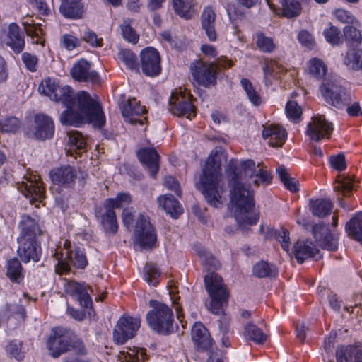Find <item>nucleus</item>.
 <instances>
[{
	"label": "nucleus",
	"mask_w": 362,
	"mask_h": 362,
	"mask_svg": "<svg viewBox=\"0 0 362 362\" xmlns=\"http://www.w3.org/2000/svg\"><path fill=\"white\" fill-rule=\"evenodd\" d=\"M306 70L313 77L320 80L325 76L327 68L322 59L313 57L307 62Z\"/></svg>",
	"instance_id": "obj_33"
},
{
	"label": "nucleus",
	"mask_w": 362,
	"mask_h": 362,
	"mask_svg": "<svg viewBox=\"0 0 362 362\" xmlns=\"http://www.w3.org/2000/svg\"><path fill=\"white\" fill-rule=\"evenodd\" d=\"M192 74L199 84L209 87L216 82L217 67L212 62L197 61L192 66Z\"/></svg>",
	"instance_id": "obj_15"
},
{
	"label": "nucleus",
	"mask_w": 362,
	"mask_h": 362,
	"mask_svg": "<svg viewBox=\"0 0 362 362\" xmlns=\"http://www.w3.org/2000/svg\"><path fill=\"white\" fill-rule=\"evenodd\" d=\"M144 279L148 284L153 286L159 284L160 272L156 265L152 263H148L144 268Z\"/></svg>",
	"instance_id": "obj_44"
},
{
	"label": "nucleus",
	"mask_w": 362,
	"mask_h": 362,
	"mask_svg": "<svg viewBox=\"0 0 362 362\" xmlns=\"http://www.w3.org/2000/svg\"><path fill=\"white\" fill-rule=\"evenodd\" d=\"M298 42L302 46L312 49L315 45V41L310 33L305 30H302L298 35Z\"/></svg>",
	"instance_id": "obj_58"
},
{
	"label": "nucleus",
	"mask_w": 362,
	"mask_h": 362,
	"mask_svg": "<svg viewBox=\"0 0 362 362\" xmlns=\"http://www.w3.org/2000/svg\"><path fill=\"white\" fill-rule=\"evenodd\" d=\"M28 20L29 19L28 18L27 21L23 20L22 22L27 35L33 39V43L41 44L42 36L44 34L42 25H35L33 23V20H31L30 22Z\"/></svg>",
	"instance_id": "obj_37"
},
{
	"label": "nucleus",
	"mask_w": 362,
	"mask_h": 362,
	"mask_svg": "<svg viewBox=\"0 0 362 362\" xmlns=\"http://www.w3.org/2000/svg\"><path fill=\"white\" fill-rule=\"evenodd\" d=\"M226 174L231 187L230 202L236 208L235 217L237 222L240 227L255 225L259 217L252 211L254 199L251 186L258 187L269 185L272 180L270 172L259 165L256 167L251 159L240 163L237 160H230Z\"/></svg>",
	"instance_id": "obj_1"
},
{
	"label": "nucleus",
	"mask_w": 362,
	"mask_h": 362,
	"mask_svg": "<svg viewBox=\"0 0 362 362\" xmlns=\"http://www.w3.org/2000/svg\"><path fill=\"white\" fill-rule=\"evenodd\" d=\"M60 13L68 18H81L83 13L81 0H61Z\"/></svg>",
	"instance_id": "obj_31"
},
{
	"label": "nucleus",
	"mask_w": 362,
	"mask_h": 362,
	"mask_svg": "<svg viewBox=\"0 0 362 362\" xmlns=\"http://www.w3.org/2000/svg\"><path fill=\"white\" fill-rule=\"evenodd\" d=\"M323 35L326 40L332 45L341 43V31L337 27L330 25L329 28L324 30Z\"/></svg>",
	"instance_id": "obj_52"
},
{
	"label": "nucleus",
	"mask_w": 362,
	"mask_h": 362,
	"mask_svg": "<svg viewBox=\"0 0 362 362\" xmlns=\"http://www.w3.org/2000/svg\"><path fill=\"white\" fill-rule=\"evenodd\" d=\"M170 111L178 117H185L192 119L195 117V107L191 102L190 96L182 93L173 92L169 100Z\"/></svg>",
	"instance_id": "obj_14"
},
{
	"label": "nucleus",
	"mask_w": 362,
	"mask_h": 362,
	"mask_svg": "<svg viewBox=\"0 0 362 362\" xmlns=\"http://www.w3.org/2000/svg\"><path fill=\"white\" fill-rule=\"evenodd\" d=\"M276 173L281 181L287 189L292 192H295L298 190V182L294 178L289 176L284 166H279L277 168Z\"/></svg>",
	"instance_id": "obj_47"
},
{
	"label": "nucleus",
	"mask_w": 362,
	"mask_h": 362,
	"mask_svg": "<svg viewBox=\"0 0 362 362\" xmlns=\"http://www.w3.org/2000/svg\"><path fill=\"white\" fill-rule=\"evenodd\" d=\"M253 274L260 278L275 275L276 270L273 265L262 261L255 264L253 267Z\"/></svg>",
	"instance_id": "obj_49"
},
{
	"label": "nucleus",
	"mask_w": 362,
	"mask_h": 362,
	"mask_svg": "<svg viewBox=\"0 0 362 362\" xmlns=\"http://www.w3.org/2000/svg\"><path fill=\"white\" fill-rule=\"evenodd\" d=\"M137 127H141L140 131L145 132L148 126V110L145 106H141L137 103Z\"/></svg>",
	"instance_id": "obj_55"
},
{
	"label": "nucleus",
	"mask_w": 362,
	"mask_h": 362,
	"mask_svg": "<svg viewBox=\"0 0 362 362\" xmlns=\"http://www.w3.org/2000/svg\"><path fill=\"white\" fill-rule=\"evenodd\" d=\"M282 70L281 66L276 61H267L263 66L264 81L266 86L272 83V78L276 77L277 74Z\"/></svg>",
	"instance_id": "obj_39"
},
{
	"label": "nucleus",
	"mask_w": 362,
	"mask_h": 362,
	"mask_svg": "<svg viewBox=\"0 0 362 362\" xmlns=\"http://www.w3.org/2000/svg\"><path fill=\"white\" fill-rule=\"evenodd\" d=\"M192 338L198 349H207L211 346V339L206 327L201 322H195L192 329Z\"/></svg>",
	"instance_id": "obj_29"
},
{
	"label": "nucleus",
	"mask_w": 362,
	"mask_h": 362,
	"mask_svg": "<svg viewBox=\"0 0 362 362\" xmlns=\"http://www.w3.org/2000/svg\"><path fill=\"white\" fill-rule=\"evenodd\" d=\"M240 84L250 103L255 106H259L262 103V98L250 81L247 78H242Z\"/></svg>",
	"instance_id": "obj_42"
},
{
	"label": "nucleus",
	"mask_w": 362,
	"mask_h": 362,
	"mask_svg": "<svg viewBox=\"0 0 362 362\" xmlns=\"http://www.w3.org/2000/svg\"><path fill=\"white\" fill-rule=\"evenodd\" d=\"M136 322L134 318L122 316L114 329L113 340L117 344H124L134 336Z\"/></svg>",
	"instance_id": "obj_18"
},
{
	"label": "nucleus",
	"mask_w": 362,
	"mask_h": 362,
	"mask_svg": "<svg viewBox=\"0 0 362 362\" xmlns=\"http://www.w3.org/2000/svg\"><path fill=\"white\" fill-rule=\"evenodd\" d=\"M320 91L327 103L339 109L344 107L350 100L349 95L335 81H325L320 87Z\"/></svg>",
	"instance_id": "obj_11"
},
{
	"label": "nucleus",
	"mask_w": 362,
	"mask_h": 362,
	"mask_svg": "<svg viewBox=\"0 0 362 362\" xmlns=\"http://www.w3.org/2000/svg\"><path fill=\"white\" fill-rule=\"evenodd\" d=\"M286 114L287 117L295 122L300 120L302 115V109L298 104L293 100H290L286 105Z\"/></svg>",
	"instance_id": "obj_51"
},
{
	"label": "nucleus",
	"mask_w": 362,
	"mask_h": 362,
	"mask_svg": "<svg viewBox=\"0 0 362 362\" xmlns=\"http://www.w3.org/2000/svg\"><path fill=\"white\" fill-rule=\"evenodd\" d=\"M137 156L151 175L155 177L159 169V155L157 151L153 148H146L137 153Z\"/></svg>",
	"instance_id": "obj_25"
},
{
	"label": "nucleus",
	"mask_w": 362,
	"mask_h": 362,
	"mask_svg": "<svg viewBox=\"0 0 362 362\" xmlns=\"http://www.w3.org/2000/svg\"><path fill=\"white\" fill-rule=\"evenodd\" d=\"M281 4L282 15L287 18L298 16L301 13V4L298 0H277Z\"/></svg>",
	"instance_id": "obj_34"
},
{
	"label": "nucleus",
	"mask_w": 362,
	"mask_h": 362,
	"mask_svg": "<svg viewBox=\"0 0 362 362\" xmlns=\"http://www.w3.org/2000/svg\"><path fill=\"white\" fill-rule=\"evenodd\" d=\"M198 188L202 191L205 199L211 206L218 207L222 204L223 180L221 174V154L217 150L212 151L209 156Z\"/></svg>",
	"instance_id": "obj_3"
},
{
	"label": "nucleus",
	"mask_w": 362,
	"mask_h": 362,
	"mask_svg": "<svg viewBox=\"0 0 362 362\" xmlns=\"http://www.w3.org/2000/svg\"><path fill=\"white\" fill-rule=\"evenodd\" d=\"M310 210L313 214L318 217H325L330 214L333 205L332 202L325 199H319L311 201L310 204Z\"/></svg>",
	"instance_id": "obj_35"
},
{
	"label": "nucleus",
	"mask_w": 362,
	"mask_h": 362,
	"mask_svg": "<svg viewBox=\"0 0 362 362\" xmlns=\"http://www.w3.org/2000/svg\"><path fill=\"white\" fill-rule=\"evenodd\" d=\"M362 60V50L349 49L344 57V64L354 70H360V63Z\"/></svg>",
	"instance_id": "obj_45"
},
{
	"label": "nucleus",
	"mask_w": 362,
	"mask_h": 362,
	"mask_svg": "<svg viewBox=\"0 0 362 362\" xmlns=\"http://www.w3.org/2000/svg\"><path fill=\"white\" fill-rule=\"evenodd\" d=\"M333 131L332 123L329 122L325 116L316 115L312 117L307 125L306 134L315 141L329 139Z\"/></svg>",
	"instance_id": "obj_17"
},
{
	"label": "nucleus",
	"mask_w": 362,
	"mask_h": 362,
	"mask_svg": "<svg viewBox=\"0 0 362 362\" xmlns=\"http://www.w3.org/2000/svg\"><path fill=\"white\" fill-rule=\"evenodd\" d=\"M340 190L344 195H346L354 188L353 180L349 177H343L339 180L337 185L335 187Z\"/></svg>",
	"instance_id": "obj_62"
},
{
	"label": "nucleus",
	"mask_w": 362,
	"mask_h": 362,
	"mask_svg": "<svg viewBox=\"0 0 362 362\" xmlns=\"http://www.w3.org/2000/svg\"><path fill=\"white\" fill-rule=\"evenodd\" d=\"M22 344L19 341H12L6 346L7 353L16 360L20 361L23 358V353L21 351Z\"/></svg>",
	"instance_id": "obj_61"
},
{
	"label": "nucleus",
	"mask_w": 362,
	"mask_h": 362,
	"mask_svg": "<svg viewBox=\"0 0 362 362\" xmlns=\"http://www.w3.org/2000/svg\"><path fill=\"white\" fill-rule=\"evenodd\" d=\"M6 276L15 282H18L23 279V268L18 259L13 258L7 262Z\"/></svg>",
	"instance_id": "obj_38"
},
{
	"label": "nucleus",
	"mask_w": 362,
	"mask_h": 362,
	"mask_svg": "<svg viewBox=\"0 0 362 362\" xmlns=\"http://www.w3.org/2000/svg\"><path fill=\"white\" fill-rule=\"evenodd\" d=\"M158 202L167 214H169L173 218H177L182 214L183 209L180 203L175 199L172 194L160 196Z\"/></svg>",
	"instance_id": "obj_30"
},
{
	"label": "nucleus",
	"mask_w": 362,
	"mask_h": 362,
	"mask_svg": "<svg viewBox=\"0 0 362 362\" xmlns=\"http://www.w3.org/2000/svg\"><path fill=\"white\" fill-rule=\"evenodd\" d=\"M47 347L49 355L53 358H58L73 349L75 354L69 356L64 362H88L86 357V349L82 341L63 328L56 327L52 329L47 341Z\"/></svg>",
	"instance_id": "obj_4"
},
{
	"label": "nucleus",
	"mask_w": 362,
	"mask_h": 362,
	"mask_svg": "<svg viewBox=\"0 0 362 362\" xmlns=\"http://www.w3.org/2000/svg\"><path fill=\"white\" fill-rule=\"evenodd\" d=\"M345 40L352 46H358L362 40V35L359 30L353 26H345L344 28Z\"/></svg>",
	"instance_id": "obj_50"
},
{
	"label": "nucleus",
	"mask_w": 362,
	"mask_h": 362,
	"mask_svg": "<svg viewBox=\"0 0 362 362\" xmlns=\"http://www.w3.org/2000/svg\"><path fill=\"white\" fill-rule=\"evenodd\" d=\"M216 13L211 6L204 8L202 16V27L205 31L209 40L215 42L217 39V34L215 29Z\"/></svg>",
	"instance_id": "obj_28"
},
{
	"label": "nucleus",
	"mask_w": 362,
	"mask_h": 362,
	"mask_svg": "<svg viewBox=\"0 0 362 362\" xmlns=\"http://www.w3.org/2000/svg\"><path fill=\"white\" fill-rule=\"evenodd\" d=\"M336 358L337 362H362V346L338 347Z\"/></svg>",
	"instance_id": "obj_27"
},
{
	"label": "nucleus",
	"mask_w": 362,
	"mask_h": 362,
	"mask_svg": "<svg viewBox=\"0 0 362 362\" xmlns=\"http://www.w3.org/2000/svg\"><path fill=\"white\" fill-rule=\"evenodd\" d=\"M68 145L70 151H83L86 148V143L84 136L77 131L68 133Z\"/></svg>",
	"instance_id": "obj_46"
},
{
	"label": "nucleus",
	"mask_w": 362,
	"mask_h": 362,
	"mask_svg": "<svg viewBox=\"0 0 362 362\" xmlns=\"http://www.w3.org/2000/svg\"><path fill=\"white\" fill-rule=\"evenodd\" d=\"M119 57L128 69L132 70L136 69L135 55L132 51L126 49H122L119 52Z\"/></svg>",
	"instance_id": "obj_56"
},
{
	"label": "nucleus",
	"mask_w": 362,
	"mask_h": 362,
	"mask_svg": "<svg viewBox=\"0 0 362 362\" xmlns=\"http://www.w3.org/2000/svg\"><path fill=\"white\" fill-rule=\"evenodd\" d=\"M243 335L247 340L256 344H263L267 340V334L257 325L249 323L245 326Z\"/></svg>",
	"instance_id": "obj_36"
},
{
	"label": "nucleus",
	"mask_w": 362,
	"mask_h": 362,
	"mask_svg": "<svg viewBox=\"0 0 362 362\" xmlns=\"http://www.w3.org/2000/svg\"><path fill=\"white\" fill-rule=\"evenodd\" d=\"M73 78L78 81L98 82L100 80L98 74L91 69V63L84 59L76 62L71 69Z\"/></svg>",
	"instance_id": "obj_21"
},
{
	"label": "nucleus",
	"mask_w": 362,
	"mask_h": 362,
	"mask_svg": "<svg viewBox=\"0 0 362 362\" xmlns=\"http://www.w3.org/2000/svg\"><path fill=\"white\" fill-rule=\"evenodd\" d=\"M349 236L362 244V211L354 216L346 226Z\"/></svg>",
	"instance_id": "obj_32"
},
{
	"label": "nucleus",
	"mask_w": 362,
	"mask_h": 362,
	"mask_svg": "<svg viewBox=\"0 0 362 362\" xmlns=\"http://www.w3.org/2000/svg\"><path fill=\"white\" fill-rule=\"evenodd\" d=\"M0 42L3 45L10 47L13 52L20 53L24 48L25 40L19 26L15 23L1 25L0 26Z\"/></svg>",
	"instance_id": "obj_13"
},
{
	"label": "nucleus",
	"mask_w": 362,
	"mask_h": 362,
	"mask_svg": "<svg viewBox=\"0 0 362 362\" xmlns=\"http://www.w3.org/2000/svg\"><path fill=\"white\" fill-rule=\"evenodd\" d=\"M63 250L55 249L52 257L56 261L54 269L58 274H67L71 270V265L77 269H84L88 264V260L84 251L80 247L71 248V243L66 240Z\"/></svg>",
	"instance_id": "obj_6"
},
{
	"label": "nucleus",
	"mask_w": 362,
	"mask_h": 362,
	"mask_svg": "<svg viewBox=\"0 0 362 362\" xmlns=\"http://www.w3.org/2000/svg\"><path fill=\"white\" fill-rule=\"evenodd\" d=\"M134 102V98L132 101L131 99H128L123 105L120 106L123 117L126 122L131 124H134L136 121Z\"/></svg>",
	"instance_id": "obj_53"
},
{
	"label": "nucleus",
	"mask_w": 362,
	"mask_h": 362,
	"mask_svg": "<svg viewBox=\"0 0 362 362\" xmlns=\"http://www.w3.org/2000/svg\"><path fill=\"white\" fill-rule=\"evenodd\" d=\"M141 66L148 76H158L161 73L160 56L157 49L148 47L140 52Z\"/></svg>",
	"instance_id": "obj_16"
},
{
	"label": "nucleus",
	"mask_w": 362,
	"mask_h": 362,
	"mask_svg": "<svg viewBox=\"0 0 362 362\" xmlns=\"http://www.w3.org/2000/svg\"><path fill=\"white\" fill-rule=\"evenodd\" d=\"M20 227L21 233L18 238L19 257L25 263L30 260L38 262L41 249L35 241V237L40 231L37 224L34 219L25 216L20 222Z\"/></svg>",
	"instance_id": "obj_5"
},
{
	"label": "nucleus",
	"mask_w": 362,
	"mask_h": 362,
	"mask_svg": "<svg viewBox=\"0 0 362 362\" xmlns=\"http://www.w3.org/2000/svg\"><path fill=\"white\" fill-rule=\"evenodd\" d=\"M313 233L316 242L322 248L329 251H336L338 248L339 238L330 233L328 227L324 225H315L313 227Z\"/></svg>",
	"instance_id": "obj_20"
},
{
	"label": "nucleus",
	"mask_w": 362,
	"mask_h": 362,
	"mask_svg": "<svg viewBox=\"0 0 362 362\" xmlns=\"http://www.w3.org/2000/svg\"><path fill=\"white\" fill-rule=\"evenodd\" d=\"M134 221V211L133 208L124 209L122 212V221L124 226L130 231H136Z\"/></svg>",
	"instance_id": "obj_57"
},
{
	"label": "nucleus",
	"mask_w": 362,
	"mask_h": 362,
	"mask_svg": "<svg viewBox=\"0 0 362 362\" xmlns=\"http://www.w3.org/2000/svg\"><path fill=\"white\" fill-rule=\"evenodd\" d=\"M105 201H112L110 205L115 209V208H122L129 205L132 199L129 193L120 192L117 194L115 198H109Z\"/></svg>",
	"instance_id": "obj_54"
},
{
	"label": "nucleus",
	"mask_w": 362,
	"mask_h": 362,
	"mask_svg": "<svg viewBox=\"0 0 362 362\" xmlns=\"http://www.w3.org/2000/svg\"><path fill=\"white\" fill-rule=\"evenodd\" d=\"M54 132V122L51 117L45 115H37L33 129L34 136L40 140L50 138Z\"/></svg>",
	"instance_id": "obj_22"
},
{
	"label": "nucleus",
	"mask_w": 362,
	"mask_h": 362,
	"mask_svg": "<svg viewBox=\"0 0 362 362\" xmlns=\"http://www.w3.org/2000/svg\"><path fill=\"white\" fill-rule=\"evenodd\" d=\"M262 136L267 140L269 146L279 147L284 144L286 139V132L282 127L271 124L264 127Z\"/></svg>",
	"instance_id": "obj_24"
},
{
	"label": "nucleus",
	"mask_w": 362,
	"mask_h": 362,
	"mask_svg": "<svg viewBox=\"0 0 362 362\" xmlns=\"http://www.w3.org/2000/svg\"><path fill=\"white\" fill-rule=\"evenodd\" d=\"M293 254L300 264L304 262L308 258L317 259L320 257L319 250L310 241L298 240L293 246Z\"/></svg>",
	"instance_id": "obj_23"
},
{
	"label": "nucleus",
	"mask_w": 362,
	"mask_h": 362,
	"mask_svg": "<svg viewBox=\"0 0 362 362\" xmlns=\"http://www.w3.org/2000/svg\"><path fill=\"white\" fill-rule=\"evenodd\" d=\"M64 292L66 295L79 302L80 305L87 310L88 315H94L92 310V299L90 296L92 290L85 283L69 281L64 284Z\"/></svg>",
	"instance_id": "obj_12"
},
{
	"label": "nucleus",
	"mask_w": 362,
	"mask_h": 362,
	"mask_svg": "<svg viewBox=\"0 0 362 362\" xmlns=\"http://www.w3.org/2000/svg\"><path fill=\"white\" fill-rule=\"evenodd\" d=\"M204 283L211 299L208 305V309L214 314L222 313L223 304L228 298L222 278L216 273H210L205 276Z\"/></svg>",
	"instance_id": "obj_8"
},
{
	"label": "nucleus",
	"mask_w": 362,
	"mask_h": 362,
	"mask_svg": "<svg viewBox=\"0 0 362 362\" xmlns=\"http://www.w3.org/2000/svg\"><path fill=\"white\" fill-rule=\"evenodd\" d=\"M256 45L260 51L265 53H271L276 49L273 39L262 32L256 33Z\"/></svg>",
	"instance_id": "obj_43"
},
{
	"label": "nucleus",
	"mask_w": 362,
	"mask_h": 362,
	"mask_svg": "<svg viewBox=\"0 0 362 362\" xmlns=\"http://www.w3.org/2000/svg\"><path fill=\"white\" fill-rule=\"evenodd\" d=\"M76 177V170L69 165L61 167L51 173V178L54 183L66 187L71 186Z\"/></svg>",
	"instance_id": "obj_26"
},
{
	"label": "nucleus",
	"mask_w": 362,
	"mask_h": 362,
	"mask_svg": "<svg viewBox=\"0 0 362 362\" xmlns=\"http://www.w3.org/2000/svg\"><path fill=\"white\" fill-rule=\"evenodd\" d=\"M175 13L182 18L189 19L194 0H172Z\"/></svg>",
	"instance_id": "obj_41"
},
{
	"label": "nucleus",
	"mask_w": 362,
	"mask_h": 362,
	"mask_svg": "<svg viewBox=\"0 0 362 362\" xmlns=\"http://www.w3.org/2000/svg\"><path fill=\"white\" fill-rule=\"evenodd\" d=\"M111 202L105 201L103 206L96 211V216L106 233L115 234L118 230V223L114 209L110 205Z\"/></svg>",
	"instance_id": "obj_19"
},
{
	"label": "nucleus",
	"mask_w": 362,
	"mask_h": 362,
	"mask_svg": "<svg viewBox=\"0 0 362 362\" xmlns=\"http://www.w3.org/2000/svg\"><path fill=\"white\" fill-rule=\"evenodd\" d=\"M152 310L146 315V320L150 327L155 332L169 334L173 330V313L167 305L156 300H151Z\"/></svg>",
	"instance_id": "obj_7"
},
{
	"label": "nucleus",
	"mask_w": 362,
	"mask_h": 362,
	"mask_svg": "<svg viewBox=\"0 0 362 362\" xmlns=\"http://www.w3.org/2000/svg\"><path fill=\"white\" fill-rule=\"evenodd\" d=\"M17 185L18 189L30 200V203L42 202L45 191L38 175L27 173Z\"/></svg>",
	"instance_id": "obj_9"
},
{
	"label": "nucleus",
	"mask_w": 362,
	"mask_h": 362,
	"mask_svg": "<svg viewBox=\"0 0 362 362\" xmlns=\"http://www.w3.org/2000/svg\"><path fill=\"white\" fill-rule=\"evenodd\" d=\"M20 126V121L15 117L0 119V132L2 133H15Z\"/></svg>",
	"instance_id": "obj_48"
},
{
	"label": "nucleus",
	"mask_w": 362,
	"mask_h": 362,
	"mask_svg": "<svg viewBox=\"0 0 362 362\" xmlns=\"http://www.w3.org/2000/svg\"><path fill=\"white\" fill-rule=\"evenodd\" d=\"M83 39L92 47H99L103 46V39L98 37L97 35L90 30L84 32Z\"/></svg>",
	"instance_id": "obj_63"
},
{
	"label": "nucleus",
	"mask_w": 362,
	"mask_h": 362,
	"mask_svg": "<svg viewBox=\"0 0 362 362\" xmlns=\"http://www.w3.org/2000/svg\"><path fill=\"white\" fill-rule=\"evenodd\" d=\"M336 19L342 23L354 24L357 23V20L352 13L344 9H337L334 12Z\"/></svg>",
	"instance_id": "obj_59"
},
{
	"label": "nucleus",
	"mask_w": 362,
	"mask_h": 362,
	"mask_svg": "<svg viewBox=\"0 0 362 362\" xmlns=\"http://www.w3.org/2000/svg\"><path fill=\"white\" fill-rule=\"evenodd\" d=\"M38 90L40 94L49 97L52 100L61 102L66 107L60 116L62 124L79 127L88 123L98 128L105 126V117L100 104L88 93L79 92L76 99L70 86H62L54 78L43 79Z\"/></svg>",
	"instance_id": "obj_2"
},
{
	"label": "nucleus",
	"mask_w": 362,
	"mask_h": 362,
	"mask_svg": "<svg viewBox=\"0 0 362 362\" xmlns=\"http://www.w3.org/2000/svg\"><path fill=\"white\" fill-rule=\"evenodd\" d=\"M275 239L281 243L284 250L288 252L290 247V237L288 231L286 229L281 228L274 233Z\"/></svg>",
	"instance_id": "obj_60"
},
{
	"label": "nucleus",
	"mask_w": 362,
	"mask_h": 362,
	"mask_svg": "<svg viewBox=\"0 0 362 362\" xmlns=\"http://www.w3.org/2000/svg\"><path fill=\"white\" fill-rule=\"evenodd\" d=\"M137 244L143 250H150L158 246L157 234L149 217L140 214L137 218Z\"/></svg>",
	"instance_id": "obj_10"
},
{
	"label": "nucleus",
	"mask_w": 362,
	"mask_h": 362,
	"mask_svg": "<svg viewBox=\"0 0 362 362\" xmlns=\"http://www.w3.org/2000/svg\"><path fill=\"white\" fill-rule=\"evenodd\" d=\"M175 13L182 18L189 19L194 0H172Z\"/></svg>",
	"instance_id": "obj_40"
},
{
	"label": "nucleus",
	"mask_w": 362,
	"mask_h": 362,
	"mask_svg": "<svg viewBox=\"0 0 362 362\" xmlns=\"http://www.w3.org/2000/svg\"><path fill=\"white\" fill-rule=\"evenodd\" d=\"M163 185L169 190L173 191L178 197H181L182 191L180 184L172 176H166L163 180Z\"/></svg>",
	"instance_id": "obj_64"
}]
</instances>
